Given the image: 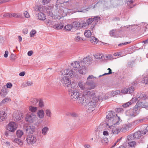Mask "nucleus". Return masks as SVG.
<instances>
[{"label":"nucleus","instance_id":"nucleus-1","mask_svg":"<svg viewBox=\"0 0 148 148\" xmlns=\"http://www.w3.org/2000/svg\"><path fill=\"white\" fill-rule=\"evenodd\" d=\"M80 98L81 99H79V100L81 101V103L87 104L86 106L89 112L94 110L98 100H100L96 96L94 92L90 91L88 89L83 92Z\"/></svg>","mask_w":148,"mask_h":148},{"label":"nucleus","instance_id":"nucleus-2","mask_svg":"<svg viewBox=\"0 0 148 148\" xmlns=\"http://www.w3.org/2000/svg\"><path fill=\"white\" fill-rule=\"evenodd\" d=\"M107 121L108 124L110 125L111 126H112L113 125L119 124L121 121V120L116 115L110 119L108 120Z\"/></svg>","mask_w":148,"mask_h":148},{"label":"nucleus","instance_id":"nucleus-3","mask_svg":"<svg viewBox=\"0 0 148 148\" xmlns=\"http://www.w3.org/2000/svg\"><path fill=\"white\" fill-rule=\"evenodd\" d=\"M70 92L71 98L74 100L77 99L79 103H81V101L79 100V99H81L80 96L82 94L79 95V92L77 90H72Z\"/></svg>","mask_w":148,"mask_h":148},{"label":"nucleus","instance_id":"nucleus-4","mask_svg":"<svg viewBox=\"0 0 148 148\" xmlns=\"http://www.w3.org/2000/svg\"><path fill=\"white\" fill-rule=\"evenodd\" d=\"M139 113V110L135 107L133 109H130L126 112V115L132 118L135 116Z\"/></svg>","mask_w":148,"mask_h":148},{"label":"nucleus","instance_id":"nucleus-5","mask_svg":"<svg viewBox=\"0 0 148 148\" xmlns=\"http://www.w3.org/2000/svg\"><path fill=\"white\" fill-rule=\"evenodd\" d=\"M36 118V116L34 113L29 112L26 116L25 120L29 123H32Z\"/></svg>","mask_w":148,"mask_h":148},{"label":"nucleus","instance_id":"nucleus-6","mask_svg":"<svg viewBox=\"0 0 148 148\" xmlns=\"http://www.w3.org/2000/svg\"><path fill=\"white\" fill-rule=\"evenodd\" d=\"M61 81L63 85L65 87H69L71 84V80L69 77H68L66 76L62 77L61 79Z\"/></svg>","mask_w":148,"mask_h":148},{"label":"nucleus","instance_id":"nucleus-7","mask_svg":"<svg viewBox=\"0 0 148 148\" xmlns=\"http://www.w3.org/2000/svg\"><path fill=\"white\" fill-rule=\"evenodd\" d=\"M75 73L71 69H68L64 70L62 72V74L68 77H72L75 75Z\"/></svg>","mask_w":148,"mask_h":148},{"label":"nucleus","instance_id":"nucleus-8","mask_svg":"<svg viewBox=\"0 0 148 148\" xmlns=\"http://www.w3.org/2000/svg\"><path fill=\"white\" fill-rule=\"evenodd\" d=\"M18 125L16 123L13 122H10L7 126V129L10 131L14 132L17 128Z\"/></svg>","mask_w":148,"mask_h":148},{"label":"nucleus","instance_id":"nucleus-9","mask_svg":"<svg viewBox=\"0 0 148 148\" xmlns=\"http://www.w3.org/2000/svg\"><path fill=\"white\" fill-rule=\"evenodd\" d=\"M37 139L34 135L30 134L28 136L26 141L28 144H33L36 142Z\"/></svg>","mask_w":148,"mask_h":148},{"label":"nucleus","instance_id":"nucleus-10","mask_svg":"<svg viewBox=\"0 0 148 148\" xmlns=\"http://www.w3.org/2000/svg\"><path fill=\"white\" fill-rule=\"evenodd\" d=\"M100 18V17L98 16H95L93 18H89L86 20V23L88 25L91 24L92 22L94 25H96Z\"/></svg>","mask_w":148,"mask_h":148},{"label":"nucleus","instance_id":"nucleus-11","mask_svg":"<svg viewBox=\"0 0 148 148\" xmlns=\"http://www.w3.org/2000/svg\"><path fill=\"white\" fill-rule=\"evenodd\" d=\"M146 134V131L144 130L141 131H138L134 133L133 137L135 138L138 139Z\"/></svg>","mask_w":148,"mask_h":148},{"label":"nucleus","instance_id":"nucleus-12","mask_svg":"<svg viewBox=\"0 0 148 148\" xmlns=\"http://www.w3.org/2000/svg\"><path fill=\"white\" fill-rule=\"evenodd\" d=\"M34 11L36 12H50V11L49 9H44V7L41 5L35 6L34 8Z\"/></svg>","mask_w":148,"mask_h":148},{"label":"nucleus","instance_id":"nucleus-13","mask_svg":"<svg viewBox=\"0 0 148 148\" xmlns=\"http://www.w3.org/2000/svg\"><path fill=\"white\" fill-rule=\"evenodd\" d=\"M78 85L81 90L85 91L88 89V87L86 83H84L82 82H79L78 83ZM90 88H88V89Z\"/></svg>","mask_w":148,"mask_h":148},{"label":"nucleus","instance_id":"nucleus-14","mask_svg":"<svg viewBox=\"0 0 148 148\" xmlns=\"http://www.w3.org/2000/svg\"><path fill=\"white\" fill-rule=\"evenodd\" d=\"M148 105L147 103H145L143 102H137L134 107L138 109V107H142L147 109L148 108Z\"/></svg>","mask_w":148,"mask_h":148},{"label":"nucleus","instance_id":"nucleus-15","mask_svg":"<svg viewBox=\"0 0 148 148\" xmlns=\"http://www.w3.org/2000/svg\"><path fill=\"white\" fill-rule=\"evenodd\" d=\"M132 126V124L128 123L127 124H124L120 129L121 131L125 132L129 128H130Z\"/></svg>","mask_w":148,"mask_h":148},{"label":"nucleus","instance_id":"nucleus-16","mask_svg":"<svg viewBox=\"0 0 148 148\" xmlns=\"http://www.w3.org/2000/svg\"><path fill=\"white\" fill-rule=\"evenodd\" d=\"M7 118V114L5 111H2L0 112V122L4 121Z\"/></svg>","mask_w":148,"mask_h":148},{"label":"nucleus","instance_id":"nucleus-17","mask_svg":"<svg viewBox=\"0 0 148 148\" xmlns=\"http://www.w3.org/2000/svg\"><path fill=\"white\" fill-rule=\"evenodd\" d=\"M37 18L40 20H44L46 18L45 15L43 13L40 12L37 14Z\"/></svg>","mask_w":148,"mask_h":148},{"label":"nucleus","instance_id":"nucleus-18","mask_svg":"<svg viewBox=\"0 0 148 148\" xmlns=\"http://www.w3.org/2000/svg\"><path fill=\"white\" fill-rule=\"evenodd\" d=\"M35 131V128L32 126H30L27 127L26 129V132L28 134H32Z\"/></svg>","mask_w":148,"mask_h":148},{"label":"nucleus","instance_id":"nucleus-19","mask_svg":"<svg viewBox=\"0 0 148 148\" xmlns=\"http://www.w3.org/2000/svg\"><path fill=\"white\" fill-rule=\"evenodd\" d=\"M71 66L75 70H77L79 69L80 66V63L79 61H75L71 64Z\"/></svg>","mask_w":148,"mask_h":148},{"label":"nucleus","instance_id":"nucleus-20","mask_svg":"<svg viewBox=\"0 0 148 148\" xmlns=\"http://www.w3.org/2000/svg\"><path fill=\"white\" fill-rule=\"evenodd\" d=\"M79 73L81 74H85L87 72V69L85 66H81L78 70Z\"/></svg>","mask_w":148,"mask_h":148},{"label":"nucleus","instance_id":"nucleus-21","mask_svg":"<svg viewBox=\"0 0 148 148\" xmlns=\"http://www.w3.org/2000/svg\"><path fill=\"white\" fill-rule=\"evenodd\" d=\"M86 83L87 86H89L91 87L90 89H93L95 88V83L92 80H87Z\"/></svg>","mask_w":148,"mask_h":148},{"label":"nucleus","instance_id":"nucleus-22","mask_svg":"<svg viewBox=\"0 0 148 148\" xmlns=\"http://www.w3.org/2000/svg\"><path fill=\"white\" fill-rule=\"evenodd\" d=\"M111 132L114 134H117L119 133L121 131L120 129L115 127L113 126H111Z\"/></svg>","mask_w":148,"mask_h":148},{"label":"nucleus","instance_id":"nucleus-23","mask_svg":"<svg viewBox=\"0 0 148 148\" xmlns=\"http://www.w3.org/2000/svg\"><path fill=\"white\" fill-rule=\"evenodd\" d=\"M64 26V25L62 23H58L53 25V27L57 29H60L62 28Z\"/></svg>","mask_w":148,"mask_h":148},{"label":"nucleus","instance_id":"nucleus-24","mask_svg":"<svg viewBox=\"0 0 148 148\" xmlns=\"http://www.w3.org/2000/svg\"><path fill=\"white\" fill-rule=\"evenodd\" d=\"M143 77L142 79V82L145 84H148V75H143Z\"/></svg>","mask_w":148,"mask_h":148},{"label":"nucleus","instance_id":"nucleus-25","mask_svg":"<svg viewBox=\"0 0 148 148\" xmlns=\"http://www.w3.org/2000/svg\"><path fill=\"white\" fill-rule=\"evenodd\" d=\"M77 84L75 83H73L69 85V92H71L72 90H76L75 89L77 88Z\"/></svg>","mask_w":148,"mask_h":148},{"label":"nucleus","instance_id":"nucleus-26","mask_svg":"<svg viewBox=\"0 0 148 148\" xmlns=\"http://www.w3.org/2000/svg\"><path fill=\"white\" fill-rule=\"evenodd\" d=\"M8 92L7 89L5 88H2L1 92V95L2 97H5L7 94Z\"/></svg>","mask_w":148,"mask_h":148},{"label":"nucleus","instance_id":"nucleus-27","mask_svg":"<svg viewBox=\"0 0 148 148\" xmlns=\"http://www.w3.org/2000/svg\"><path fill=\"white\" fill-rule=\"evenodd\" d=\"M91 61L90 57L89 56L84 58L81 62L83 64H86L90 62Z\"/></svg>","mask_w":148,"mask_h":148},{"label":"nucleus","instance_id":"nucleus-28","mask_svg":"<svg viewBox=\"0 0 148 148\" xmlns=\"http://www.w3.org/2000/svg\"><path fill=\"white\" fill-rule=\"evenodd\" d=\"M67 116H71L73 117H77L78 116V114L75 112H69L66 113Z\"/></svg>","mask_w":148,"mask_h":148},{"label":"nucleus","instance_id":"nucleus-29","mask_svg":"<svg viewBox=\"0 0 148 148\" xmlns=\"http://www.w3.org/2000/svg\"><path fill=\"white\" fill-rule=\"evenodd\" d=\"M49 130V128L45 126L42 129L41 132L44 135H46L47 134V132Z\"/></svg>","mask_w":148,"mask_h":148},{"label":"nucleus","instance_id":"nucleus-30","mask_svg":"<svg viewBox=\"0 0 148 148\" xmlns=\"http://www.w3.org/2000/svg\"><path fill=\"white\" fill-rule=\"evenodd\" d=\"M90 40L92 43L94 44H97L99 41L97 38L94 36L90 37Z\"/></svg>","mask_w":148,"mask_h":148},{"label":"nucleus","instance_id":"nucleus-31","mask_svg":"<svg viewBox=\"0 0 148 148\" xmlns=\"http://www.w3.org/2000/svg\"><path fill=\"white\" fill-rule=\"evenodd\" d=\"M80 24V22L77 21L73 22L72 23L73 27L75 28L81 27V25Z\"/></svg>","mask_w":148,"mask_h":148},{"label":"nucleus","instance_id":"nucleus-32","mask_svg":"<svg viewBox=\"0 0 148 148\" xmlns=\"http://www.w3.org/2000/svg\"><path fill=\"white\" fill-rule=\"evenodd\" d=\"M37 114L39 117L40 118H43L44 117V112L42 110H39Z\"/></svg>","mask_w":148,"mask_h":148},{"label":"nucleus","instance_id":"nucleus-33","mask_svg":"<svg viewBox=\"0 0 148 148\" xmlns=\"http://www.w3.org/2000/svg\"><path fill=\"white\" fill-rule=\"evenodd\" d=\"M115 115H114L113 114V112L112 111H110L109 112H108V114L107 115L106 118L107 119L106 121H107L108 120H109V119H110L111 118H112L113 116H114Z\"/></svg>","mask_w":148,"mask_h":148},{"label":"nucleus","instance_id":"nucleus-34","mask_svg":"<svg viewBox=\"0 0 148 148\" xmlns=\"http://www.w3.org/2000/svg\"><path fill=\"white\" fill-rule=\"evenodd\" d=\"M22 116V115H21V116L18 114H14L13 115V118H14V120L16 121H18L20 120Z\"/></svg>","mask_w":148,"mask_h":148},{"label":"nucleus","instance_id":"nucleus-35","mask_svg":"<svg viewBox=\"0 0 148 148\" xmlns=\"http://www.w3.org/2000/svg\"><path fill=\"white\" fill-rule=\"evenodd\" d=\"M117 32V30L116 29H113L110 30L109 33L110 36L111 37H115V33Z\"/></svg>","mask_w":148,"mask_h":148},{"label":"nucleus","instance_id":"nucleus-36","mask_svg":"<svg viewBox=\"0 0 148 148\" xmlns=\"http://www.w3.org/2000/svg\"><path fill=\"white\" fill-rule=\"evenodd\" d=\"M101 142L103 144L106 145L108 142V138L106 137H103V138L101 140Z\"/></svg>","mask_w":148,"mask_h":148},{"label":"nucleus","instance_id":"nucleus-37","mask_svg":"<svg viewBox=\"0 0 148 148\" xmlns=\"http://www.w3.org/2000/svg\"><path fill=\"white\" fill-rule=\"evenodd\" d=\"M84 34L86 37L89 38L91 36V32L90 30H86L84 33Z\"/></svg>","mask_w":148,"mask_h":148},{"label":"nucleus","instance_id":"nucleus-38","mask_svg":"<svg viewBox=\"0 0 148 148\" xmlns=\"http://www.w3.org/2000/svg\"><path fill=\"white\" fill-rule=\"evenodd\" d=\"M12 17H14L15 18H21V17L22 15L20 14L16 13H11Z\"/></svg>","mask_w":148,"mask_h":148},{"label":"nucleus","instance_id":"nucleus-39","mask_svg":"<svg viewBox=\"0 0 148 148\" xmlns=\"http://www.w3.org/2000/svg\"><path fill=\"white\" fill-rule=\"evenodd\" d=\"M16 135L19 138H21L23 134V132L22 131L18 130L16 131Z\"/></svg>","mask_w":148,"mask_h":148},{"label":"nucleus","instance_id":"nucleus-40","mask_svg":"<svg viewBox=\"0 0 148 148\" xmlns=\"http://www.w3.org/2000/svg\"><path fill=\"white\" fill-rule=\"evenodd\" d=\"M139 98L143 99H148V95H146L144 93H141L139 97H138Z\"/></svg>","mask_w":148,"mask_h":148},{"label":"nucleus","instance_id":"nucleus-41","mask_svg":"<svg viewBox=\"0 0 148 148\" xmlns=\"http://www.w3.org/2000/svg\"><path fill=\"white\" fill-rule=\"evenodd\" d=\"M73 26L72 25L68 24L66 25L64 27L65 30L67 31H71V29L73 28Z\"/></svg>","mask_w":148,"mask_h":148},{"label":"nucleus","instance_id":"nucleus-42","mask_svg":"<svg viewBox=\"0 0 148 148\" xmlns=\"http://www.w3.org/2000/svg\"><path fill=\"white\" fill-rule=\"evenodd\" d=\"M14 142L17 143L19 145L21 146L23 145V142L18 138H16L14 140Z\"/></svg>","mask_w":148,"mask_h":148},{"label":"nucleus","instance_id":"nucleus-43","mask_svg":"<svg viewBox=\"0 0 148 148\" xmlns=\"http://www.w3.org/2000/svg\"><path fill=\"white\" fill-rule=\"evenodd\" d=\"M58 1L57 0L56 1V3H58ZM61 4H60V3L59 2V3H56L55 5V7L58 10L59 9L60 10H61L63 7L62 6H61Z\"/></svg>","mask_w":148,"mask_h":148},{"label":"nucleus","instance_id":"nucleus-44","mask_svg":"<svg viewBox=\"0 0 148 148\" xmlns=\"http://www.w3.org/2000/svg\"><path fill=\"white\" fill-rule=\"evenodd\" d=\"M128 92L130 94L132 93L134 90V88L133 86H131L127 88Z\"/></svg>","mask_w":148,"mask_h":148},{"label":"nucleus","instance_id":"nucleus-45","mask_svg":"<svg viewBox=\"0 0 148 148\" xmlns=\"http://www.w3.org/2000/svg\"><path fill=\"white\" fill-rule=\"evenodd\" d=\"M29 111L32 112H35L37 110V107H34L32 106L29 107Z\"/></svg>","mask_w":148,"mask_h":148},{"label":"nucleus","instance_id":"nucleus-46","mask_svg":"<svg viewBox=\"0 0 148 148\" xmlns=\"http://www.w3.org/2000/svg\"><path fill=\"white\" fill-rule=\"evenodd\" d=\"M38 101V100L36 98H32L30 99V102L33 105L36 104Z\"/></svg>","mask_w":148,"mask_h":148},{"label":"nucleus","instance_id":"nucleus-47","mask_svg":"<svg viewBox=\"0 0 148 148\" xmlns=\"http://www.w3.org/2000/svg\"><path fill=\"white\" fill-rule=\"evenodd\" d=\"M143 120H136L132 122L131 123L132 124V125H133L134 126L139 123H140Z\"/></svg>","mask_w":148,"mask_h":148},{"label":"nucleus","instance_id":"nucleus-48","mask_svg":"<svg viewBox=\"0 0 148 148\" xmlns=\"http://www.w3.org/2000/svg\"><path fill=\"white\" fill-rule=\"evenodd\" d=\"M135 1V0H127V4L129 5V7L130 8H132L134 6V5H130V4H131Z\"/></svg>","mask_w":148,"mask_h":148},{"label":"nucleus","instance_id":"nucleus-49","mask_svg":"<svg viewBox=\"0 0 148 148\" xmlns=\"http://www.w3.org/2000/svg\"><path fill=\"white\" fill-rule=\"evenodd\" d=\"M128 144L130 147H135L136 145V143L134 141H130L129 142Z\"/></svg>","mask_w":148,"mask_h":148},{"label":"nucleus","instance_id":"nucleus-50","mask_svg":"<svg viewBox=\"0 0 148 148\" xmlns=\"http://www.w3.org/2000/svg\"><path fill=\"white\" fill-rule=\"evenodd\" d=\"M45 113L47 116L49 117H51V113L50 110L47 109L45 111Z\"/></svg>","mask_w":148,"mask_h":148},{"label":"nucleus","instance_id":"nucleus-51","mask_svg":"<svg viewBox=\"0 0 148 148\" xmlns=\"http://www.w3.org/2000/svg\"><path fill=\"white\" fill-rule=\"evenodd\" d=\"M74 40L76 42H78L83 40V39L79 36H77L75 37Z\"/></svg>","mask_w":148,"mask_h":148},{"label":"nucleus","instance_id":"nucleus-52","mask_svg":"<svg viewBox=\"0 0 148 148\" xmlns=\"http://www.w3.org/2000/svg\"><path fill=\"white\" fill-rule=\"evenodd\" d=\"M131 105V104L129 101L123 104L122 106L124 108H127L129 107Z\"/></svg>","mask_w":148,"mask_h":148},{"label":"nucleus","instance_id":"nucleus-53","mask_svg":"<svg viewBox=\"0 0 148 148\" xmlns=\"http://www.w3.org/2000/svg\"><path fill=\"white\" fill-rule=\"evenodd\" d=\"M33 83L31 81H27L24 84V87H27V86H31Z\"/></svg>","mask_w":148,"mask_h":148},{"label":"nucleus","instance_id":"nucleus-54","mask_svg":"<svg viewBox=\"0 0 148 148\" xmlns=\"http://www.w3.org/2000/svg\"><path fill=\"white\" fill-rule=\"evenodd\" d=\"M36 32L34 29H32L31 30L30 33V36L31 37H34V34L36 33Z\"/></svg>","mask_w":148,"mask_h":148},{"label":"nucleus","instance_id":"nucleus-55","mask_svg":"<svg viewBox=\"0 0 148 148\" xmlns=\"http://www.w3.org/2000/svg\"><path fill=\"white\" fill-rule=\"evenodd\" d=\"M45 23L47 25L49 24V25L51 26L52 23H53V21L49 19L46 20L45 21Z\"/></svg>","mask_w":148,"mask_h":148},{"label":"nucleus","instance_id":"nucleus-56","mask_svg":"<svg viewBox=\"0 0 148 148\" xmlns=\"http://www.w3.org/2000/svg\"><path fill=\"white\" fill-rule=\"evenodd\" d=\"M80 24L81 25V27H86V25L87 23L85 21H82L80 22Z\"/></svg>","mask_w":148,"mask_h":148},{"label":"nucleus","instance_id":"nucleus-57","mask_svg":"<svg viewBox=\"0 0 148 148\" xmlns=\"http://www.w3.org/2000/svg\"><path fill=\"white\" fill-rule=\"evenodd\" d=\"M10 100L9 98H6L4 99H3L1 102V104H4L6 103H7L8 101H9Z\"/></svg>","mask_w":148,"mask_h":148},{"label":"nucleus","instance_id":"nucleus-58","mask_svg":"<svg viewBox=\"0 0 148 148\" xmlns=\"http://www.w3.org/2000/svg\"><path fill=\"white\" fill-rule=\"evenodd\" d=\"M39 106L41 108L43 107L44 106V103L43 101L41 99H40L39 101Z\"/></svg>","mask_w":148,"mask_h":148},{"label":"nucleus","instance_id":"nucleus-59","mask_svg":"<svg viewBox=\"0 0 148 148\" xmlns=\"http://www.w3.org/2000/svg\"><path fill=\"white\" fill-rule=\"evenodd\" d=\"M121 92L123 94H126L128 92L127 90V88H124L121 90Z\"/></svg>","mask_w":148,"mask_h":148},{"label":"nucleus","instance_id":"nucleus-60","mask_svg":"<svg viewBox=\"0 0 148 148\" xmlns=\"http://www.w3.org/2000/svg\"><path fill=\"white\" fill-rule=\"evenodd\" d=\"M103 56L101 54H98L95 56V57L97 59H100L102 58Z\"/></svg>","mask_w":148,"mask_h":148},{"label":"nucleus","instance_id":"nucleus-61","mask_svg":"<svg viewBox=\"0 0 148 148\" xmlns=\"http://www.w3.org/2000/svg\"><path fill=\"white\" fill-rule=\"evenodd\" d=\"M3 16L6 17H12L11 13H6L3 15Z\"/></svg>","mask_w":148,"mask_h":148},{"label":"nucleus","instance_id":"nucleus-62","mask_svg":"<svg viewBox=\"0 0 148 148\" xmlns=\"http://www.w3.org/2000/svg\"><path fill=\"white\" fill-rule=\"evenodd\" d=\"M51 0H42V3L43 5L49 3Z\"/></svg>","mask_w":148,"mask_h":148},{"label":"nucleus","instance_id":"nucleus-63","mask_svg":"<svg viewBox=\"0 0 148 148\" xmlns=\"http://www.w3.org/2000/svg\"><path fill=\"white\" fill-rule=\"evenodd\" d=\"M24 14L25 18H28L30 16L29 13L27 11H25L24 13Z\"/></svg>","mask_w":148,"mask_h":148},{"label":"nucleus","instance_id":"nucleus-64","mask_svg":"<svg viewBox=\"0 0 148 148\" xmlns=\"http://www.w3.org/2000/svg\"><path fill=\"white\" fill-rule=\"evenodd\" d=\"M136 98H133L132 99L129 101L130 104L132 105L133 103L136 102Z\"/></svg>","mask_w":148,"mask_h":148}]
</instances>
